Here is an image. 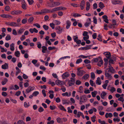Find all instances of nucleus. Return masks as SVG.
Returning a JSON list of instances; mask_svg holds the SVG:
<instances>
[{"label": "nucleus", "mask_w": 124, "mask_h": 124, "mask_svg": "<svg viewBox=\"0 0 124 124\" xmlns=\"http://www.w3.org/2000/svg\"><path fill=\"white\" fill-rule=\"evenodd\" d=\"M103 54L108 59H110L111 58V54L109 52H105L103 53Z\"/></svg>", "instance_id": "nucleus-11"}, {"label": "nucleus", "mask_w": 124, "mask_h": 124, "mask_svg": "<svg viewBox=\"0 0 124 124\" xmlns=\"http://www.w3.org/2000/svg\"><path fill=\"white\" fill-rule=\"evenodd\" d=\"M96 116H94L91 118L92 121L93 122H94L95 121V119Z\"/></svg>", "instance_id": "nucleus-49"}, {"label": "nucleus", "mask_w": 124, "mask_h": 124, "mask_svg": "<svg viewBox=\"0 0 124 124\" xmlns=\"http://www.w3.org/2000/svg\"><path fill=\"white\" fill-rule=\"evenodd\" d=\"M110 91L112 93L116 91V89L114 87H111Z\"/></svg>", "instance_id": "nucleus-48"}, {"label": "nucleus", "mask_w": 124, "mask_h": 124, "mask_svg": "<svg viewBox=\"0 0 124 124\" xmlns=\"http://www.w3.org/2000/svg\"><path fill=\"white\" fill-rule=\"evenodd\" d=\"M35 89L34 86H29L28 88L26 90V93H28L31 91Z\"/></svg>", "instance_id": "nucleus-8"}, {"label": "nucleus", "mask_w": 124, "mask_h": 124, "mask_svg": "<svg viewBox=\"0 0 124 124\" xmlns=\"http://www.w3.org/2000/svg\"><path fill=\"white\" fill-rule=\"evenodd\" d=\"M66 81H68V85L70 86L73 85L75 82L74 78H70V80L67 79Z\"/></svg>", "instance_id": "nucleus-2"}, {"label": "nucleus", "mask_w": 124, "mask_h": 124, "mask_svg": "<svg viewBox=\"0 0 124 124\" xmlns=\"http://www.w3.org/2000/svg\"><path fill=\"white\" fill-rule=\"evenodd\" d=\"M56 47L55 46H49L48 47V49L49 50H51L53 49H54Z\"/></svg>", "instance_id": "nucleus-61"}, {"label": "nucleus", "mask_w": 124, "mask_h": 124, "mask_svg": "<svg viewBox=\"0 0 124 124\" xmlns=\"http://www.w3.org/2000/svg\"><path fill=\"white\" fill-rule=\"evenodd\" d=\"M5 10L6 11H9L10 10V7L9 6H7L5 8Z\"/></svg>", "instance_id": "nucleus-62"}, {"label": "nucleus", "mask_w": 124, "mask_h": 124, "mask_svg": "<svg viewBox=\"0 0 124 124\" xmlns=\"http://www.w3.org/2000/svg\"><path fill=\"white\" fill-rule=\"evenodd\" d=\"M62 9H63V8H62V7H58L54 8L52 10H49L47 9V12H47V13H49L51 12L52 13L54 12L57 11L61 10Z\"/></svg>", "instance_id": "nucleus-1"}, {"label": "nucleus", "mask_w": 124, "mask_h": 124, "mask_svg": "<svg viewBox=\"0 0 124 124\" xmlns=\"http://www.w3.org/2000/svg\"><path fill=\"white\" fill-rule=\"evenodd\" d=\"M8 64L7 63H5L4 64L1 66V68L5 70L8 69Z\"/></svg>", "instance_id": "nucleus-26"}, {"label": "nucleus", "mask_w": 124, "mask_h": 124, "mask_svg": "<svg viewBox=\"0 0 124 124\" xmlns=\"http://www.w3.org/2000/svg\"><path fill=\"white\" fill-rule=\"evenodd\" d=\"M58 107L60 109L65 111H66V110L64 108V107L62 105H59Z\"/></svg>", "instance_id": "nucleus-28"}, {"label": "nucleus", "mask_w": 124, "mask_h": 124, "mask_svg": "<svg viewBox=\"0 0 124 124\" xmlns=\"http://www.w3.org/2000/svg\"><path fill=\"white\" fill-rule=\"evenodd\" d=\"M39 94V92L37 91H34L32 93L33 95L34 96H36L38 95Z\"/></svg>", "instance_id": "nucleus-46"}, {"label": "nucleus", "mask_w": 124, "mask_h": 124, "mask_svg": "<svg viewBox=\"0 0 124 124\" xmlns=\"http://www.w3.org/2000/svg\"><path fill=\"white\" fill-rule=\"evenodd\" d=\"M0 16L3 18H12V16L9 15L3 14L0 15Z\"/></svg>", "instance_id": "nucleus-14"}, {"label": "nucleus", "mask_w": 124, "mask_h": 124, "mask_svg": "<svg viewBox=\"0 0 124 124\" xmlns=\"http://www.w3.org/2000/svg\"><path fill=\"white\" fill-rule=\"evenodd\" d=\"M109 70L112 73H113L115 71L114 69L111 66L109 65L108 66Z\"/></svg>", "instance_id": "nucleus-36"}, {"label": "nucleus", "mask_w": 124, "mask_h": 124, "mask_svg": "<svg viewBox=\"0 0 124 124\" xmlns=\"http://www.w3.org/2000/svg\"><path fill=\"white\" fill-rule=\"evenodd\" d=\"M42 52L44 53H46V51L47 50V48L45 46H43L42 47Z\"/></svg>", "instance_id": "nucleus-37"}, {"label": "nucleus", "mask_w": 124, "mask_h": 124, "mask_svg": "<svg viewBox=\"0 0 124 124\" xmlns=\"http://www.w3.org/2000/svg\"><path fill=\"white\" fill-rule=\"evenodd\" d=\"M53 22L55 25H59L60 24L61 22L60 21L56 20H54L53 21Z\"/></svg>", "instance_id": "nucleus-31"}, {"label": "nucleus", "mask_w": 124, "mask_h": 124, "mask_svg": "<svg viewBox=\"0 0 124 124\" xmlns=\"http://www.w3.org/2000/svg\"><path fill=\"white\" fill-rule=\"evenodd\" d=\"M24 105L25 108H28L30 106V104L29 102L27 103L26 102H24Z\"/></svg>", "instance_id": "nucleus-42"}, {"label": "nucleus", "mask_w": 124, "mask_h": 124, "mask_svg": "<svg viewBox=\"0 0 124 124\" xmlns=\"http://www.w3.org/2000/svg\"><path fill=\"white\" fill-rule=\"evenodd\" d=\"M92 46L91 45H87L86 47L83 48V49L85 50H87L91 48Z\"/></svg>", "instance_id": "nucleus-35"}, {"label": "nucleus", "mask_w": 124, "mask_h": 124, "mask_svg": "<svg viewBox=\"0 0 124 124\" xmlns=\"http://www.w3.org/2000/svg\"><path fill=\"white\" fill-rule=\"evenodd\" d=\"M79 92L80 93H82L83 92V89L82 86H80L79 87Z\"/></svg>", "instance_id": "nucleus-58"}, {"label": "nucleus", "mask_w": 124, "mask_h": 124, "mask_svg": "<svg viewBox=\"0 0 124 124\" xmlns=\"http://www.w3.org/2000/svg\"><path fill=\"white\" fill-rule=\"evenodd\" d=\"M71 21L73 22V25L75 26H76L78 24V22L76 21V20L75 19L72 18L71 19Z\"/></svg>", "instance_id": "nucleus-24"}, {"label": "nucleus", "mask_w": 124, "mask_h": 124, "mask_svg": "<svg viewBox=\"0 0 124 124\" xmlns=\"http://www.w3.org/2000/svg\"><path fill=\"white\" fill-rule=\"evenodd\" d=\"M89 75L88 74L85 75L82 77V78L85 80L87 79L89 77Z\"/></svg>", "instance_id": "nucleus-41"}, {"label": "nucleus", "mask_w": 124, "mask_h": 124, "mask_svg": "<svg viewBox=\"0 0 124 124\" xmlns=\"http://www.w3.org/2000/svg\"><path fill=\"white\" fill-rule=\"evenodd\" d=\"M25 29L24 28H20L18 31V33L19 34H21L24 31Z\"/></svg>", "instance_id": "nucleus-30"}, {"label": "nucleus", "mask_w": 124, "mask_h": 124, "mask_svg": "<svg viewBox=\"0 0 124 124\" xmlns=\"http://www.w3.org/2000/svg\"><path fill=\"white\" fill-rule=\"evenodd\" d=\"M29 31L31 33H33L34 32L37 33L38 32V31L35 28H30L29 30Z\"/></svg>", "instance_id": "nucleus-17"}, {"label": "nucleus", "mask_w": 124, "mask_h": 124, "mask_svg": "<svg viewBox=\"0 0 124 124\" xmlns=\"http://www.w3.org/2000/svg\"><path fill=\"white\" fill-rule=\"evenodd\" d=\"M70 75V74L68 72H66L62 75V79H64L68 77Z\"/></svg>", "instance_id": "nucleus-13"}, {"label": "nucleus", "mask_w": 124, "mask_h": 124, "mask_svg": "<svg viewBox=\"0 0 124 124\" xmlns=\"http://www.w3.org/2000/svg\"><path fill=\"white\" fill-rule=\"evenodd\" d=\"M66 28L67 29H69L71 25V23L70 21L67 20L66 22Z\"/></svg>", "instance_id": "nucleus-16"}, {"label": "nucleus", "mask_w": 124, "mask_h": 124, "mask_svg": "<svg viewBox=\"0 0 124 124\" xmlns=\"http://www.w3.org/2000/svg\"><path fill=\"white\" fill-rule=\"evenodd\" d=\"M34 18L33 17H30L28 19V22L29 23H31L33 22Z\"/></svg>", "instance_id": "nucleus-40"}, {"label": "nucleus", "mask_w": 124, "mask_h": 124, "mask_svg": "<svg viewBox=\"0 0 124 124\" xmlns=\"http://www.w3.org/2000/svg\"><path fill=\"white\" fill-rule=\"evenodd\" d=\"M50 26L51 27L52 29H54L55 28V24L53 23H51L49 24Z\"/></svg>", "instance_id": "nucleus-47"}, {"label": "nucleus", "mask_w": 124, "mask_h": 124, "mask_svg": "<svg viewBox=\"0 0 124 124\" xmlns=\"http://www.w3.org/2000/svg\"><path fill=\"white\" fill-rule=\"evenodd\" d=\"M85 73V71L83 70H80L79 69H78L77 74L78 76L80 77L82 76Z\"/></svg>", "instance_id": "nucleus-5"}, {"label": "nucleus", "mask_w": 124, "mask_h": 124, "mask_svg": "<svg viewBox=\"0 0 124 124\" xmlns=\"http://www.w3.org/2000/svg\"><path fill=\"white\" fill-rule=\"evenodd\" d=\"M43 27V28L46 30H47L48 29V26L46 25H44Z\"/></svg>", "instance_id": "nucleus-52"}, {"label": "nucleus", "mask_w": 124, "mask_h": 124, "mask_svg": "<svg viewBox=\"0 0 124 124\" xmlns=\"http://www.w3.org/2000/svg\"><path fill=\"white\" fill-rule=\"evenodd\" d=\"M88 56H85L83 55H81L78 56V58H81L83 59H85L87 58Z\"/></svg>", "instance_id": "nucleus-50"}, {"label": "nucleus", "mask_w": 124, "mask_h": 124, "mask_svg": "<svg viewBox=\"0 0 124 124\" xmlns=\"http://www.w3.org/2000/svg\"><path fill=\"white\" fill-rule=\"evenodd\" d=\"M71 93L70 92H69V93L66 92L62 93V95L63 96H66L67 97H69L71 95Z\"/></svg>", "instance_id": "nucleus-18"}, {"label": "nucleus", "mask_w": 124, "mask_h": 124, "mask_svg": "<svg viewBox=\"0 0 124 124\" xmlns=\"http://www.w3.org/2000/svg\"><path fill=\"white\" fill-rule=\"evenodd\" d=\"M71 5L75 7H79V5L75 3H72L71 4Z\"/></svg>", "instance_id": "nucleus-56"}, {"label": "nucleus", "mask_w": 124, "mask_h": 124, "mask_svg": "<svg viewBox=\"0 0 124 124\" xmlns=\"http://www.w3.org/2000/svg\"><path fill=\"white\" fill-rule=\"evenodd\" d=\"M54 4L55 7L59 6L61 4L60 3L58 2H54Z\"/></svg>", "instance_id": "nucleus-55"}, {"label": "nucleus", "mask_w": 124, "mask_h": 124, "mask_svg": "<svg viewBox=\"0 0 124 124\" xmlns=\"http://www.w3.org/2000/svg\"><path fill=\"white\" fill-rule=\"evenodd\" d=\"M46 9H45L42 10L41 11L36 12L34 13L35 15H42L44 14V13H47Z\"/></svg>", "instance_id": "nucleus-3"}, {"label": "nucleus", "mask_w": 124, "mask_h": 124, "mask_svg": "<svg viewBox=\"0 0 124 124\" xmlns=\"http://www.w3.org/2000/svg\"><path fill=\"white\" fill-rule=\"evenodd\" d=\"M17 124H26L22 120H19L18 121Z\"/></svg>", "instance_id": "nucleus-60"}, {"label": "nucleus", "mask_w": 124, "mask_h": 124, "mask_svg": "<svg viewBox=\"0 0 124 124\" xmlns=\"http://www.w3.org/2000/svg\"><path fill=\"white\" fill-rule=\"evenodd\" d=\"M85 5V2L84 0H82L80 3V6L81 10H83L84 8Z\"/></svg>", "instance_id": "nucleus-15"}, {"label": "nucleus", "mask_w": 124, "mask_h": 124, "mask_svg": "<svg viewBox=\"0 0 124 124\" xmlns=\"http://www.w3.org/2000/svg\"><path fill=\"white\" fill-rule=\"evenodd\" d=\"M91 77L93 80H94L95 78V75L94 72H92L91 73Z\"/></svg>", "instance_id": "nucleus-43"}, {"label": "nucleus", "mask_w": 124, "mask_h": 124, "mask_svg": "<svg viewBox=\"0 0 124 124\" xmlns=\"http://www.w3.org/2000/svg\"><path fill=\"white\" fill-rule=\"evenodd\" d=\"M99 6L101 9H102L105 7L104 4L101 2H100L99 3Z\"/></svg>", "instance_id": "nucleus-27"}, {"label": "nucleus", "mask_w": 124, "mask_h": 124, "mask_svg": "<svg viewBox=\"0 0 124 124\" xmlns=\"http://www.w3.org/2000/svg\"><path fill=\"white\" fill-rule=\"evenodd\" d=\"M54 123V121L53 120H52L48 122L47 124H53Z\"/></svg>", "instance_id": "nucleus-64"}, {"label": "nucleus", "mask_w": 124, "mask_h": 124, "mask_svg": "<svg viewBox=\"0 0 124 124\" xmlns=\"http://www.w3.org/2000/svg\"><path fill=\"white\" fill-rule=\"evenodd\" d=\"M18 26V25L16 23L12 22H11L10 26L14 27H17Z\"/></svg>", "instance_id": "nucleus-33"}, {"label": "nucleus", "mask_w": 124, "mask_h": 124, "mask_svg": "<svg viewBox=\"0 0 124 124\" xmlns=\"http://www.w3.org/2000/svg\"><path fill=\"white\" fill-rule=\"evenodd\" d=\"M98 92L96 91H94L91 93V94L92 96L93 97H96V95L97 93Z\"/></svg>", "instance_id": "nucleus-32"}, {"label": "nucleus", "mask_w": 124, "mask_h": 124, "mask_svg": "<svg viewBox=\"0 0 124 124\" xmlns=\"http://www.w3.org/2000/svg\"><path fill=\"white\" fill-rule=\"evenodd\" d=\"M90 3L88 1L86 2V10L88 11L89 10L90 8Z\"/></svg>", "instance_id": "nucleus-23"}, {"label": "nucleus", "mask_w": 124, "mask_h": 124, "mask_svg": "<svg viewBox=\"0 0 124 124\" xmlns=\"http://www.w3.org/2000/svg\"><path fill=\"white\" fill-rule=\"evenodd\" d=\"M8 81V79L6 78H5L4 79L3 81H2L1 82L2 84V85H5Z\"/></svg>", "instance_id": "nucleus-38"}, {"label": "nucleus", "mask_w": 124, "mask_h": 124, "mask_svg": "<svg viewBox=\"0 0 124 124\" xmlns=\"http://www.w3.org/2000/svg\"><path fill=\"white\" fill-rule=\"evenodd\" d=\"M108 69H107L105 71V77L107 78L109 80H110L112 78V76L110 74L107 72V70Z\"/></svg>", "instance_id": "nucleus-6"}, {"label": "nucleus", "mask_w": 124, "mask_h": 124, "mask_svg": "<svg viewBox=\"0 0 124 124\" xmlns=\"http://www.w3.org/2000/svg\"><path fill=\"white\" fill-rule=\"evenodd\" d=\"M108 82L109 81L108 80H106L105 81V83L102 85V86L103 89H106Z\"/></svg>", "instance_id": "nucleus-19"}, {"label": "nucleus", "mask_w": 124, "mask_h": 124, "mask_svg": "<svg viewBox=\"0 0 124 124\" xmlns=\"http://www.w3.org/2000/svg\"><path fill=\"white\" fill-rule=\"evenodd\" d=\"M112 3L113 4H122L123 2L121 0H112L111 1Z\"/></svg>", "instance_id": "nucleus-7"}, {"label": "nucleus", "mask_w": 124, "mask_h": 124, "mask_svg": "<svg viewBox=\"0 0 124 124\" xmlns=\"http://www.w3.org/2000/svg\"><path fill=\"white\" fill-rule=\"evenodd\" d=\"M55 83L58 86L62 85H64L65 84L64 82L59 80H56Z\"/></svg>", "instance_id": "nucleus-10"}, {"label": "nucleus", "mask_w": 124, "mask_h": 124, "mask_svg": "<svg viewBox=\"0 0 124 124\" xmlns=\"http://www.w3.org/2000/svg\"><path fill=\"white\" fill-rule=\"evenodd\" d=\"M27 18L23 19L22 21V23L23 24H25L27 22Z\"/></svg>", "instance_id": "nucleus-45"}, {"label": "nucleus", "mask_w": 124, "mask_h": 124, "mask_svg": "<svg viewBox=\"0 0 124 124\" xmlns=\"http://www.w3.org/2000/svg\"><path fill=\"white\" fill-rule=\"evenodd\" d=\"M103 63V61L101 59H100L98 61L97 65L98 66L100 67L102 65Z\"/></svg>", "instance_id": "nucleus-34"}, {"label": "nucleus", "mask_w": 124, "mask_h": 124, "mask_svg": "<svg viewBox=\"0 0 124 124\" xmlns=\"http://www.w3.org/2000/svg\"><path fill=\"white\" fill-rule=\"evenodd\" d=\"M98 121L101 124H105V122L104 121H101V119H98Z\"/></svg>", "instance_id": "nucleus-51"}, {"label": "nucleus", "mask_w": 124, "mask_h": 124, "mask_svg": "<svg viewBox=\"0 0 124 124\" xmlns=\"http://www.w3.org/2000/svg\"><path fill=\"white\" fill-rule=\"evenodd\" d=\"M86 101V97L85 96H82L80 97L79 103L80 104H82V103L85 102Z\"/></svg>", "instance_id": "nucleus-9"}, {"label": "nucleus", "mask_w": 124, "mask_h": 124, "mask_svg": "<svg viewBox=\"0 0 124 124\" xmlns=\"http://www.w3.org/2000/svg\"><path fill=\"white\" fill-rule=\"evenodd\" d=\"M73 16L75 17H77L79 16H81V15L79 14L74 13L73 15Z\"/></svg>", "instance_id": "nucleus-59"}, {"label": "nucleus", "mask_w": 124, "mask_h": 124, "mask_svg": "<svg viewBox=\"0 0 124 124\" xmlns=\"http://www.w3.org/2000/svg\"><path fill=\"white\" fill-rule=\"evenodd\" d=\"M113 116V115L111 113H106L105 115V117L106 118H108V117L110 118L111 117Z\"/></svg>", "instance_id": "nucleus-25"}, {"label": "nucleus", "mask_w": 124, "mask_h": 124, "mask_svg": "<svg viewBox=\"0 0 124 124\" xmlns=\"http://www.w3.org/2000/svg\"><path fill=\"white\" fill-rule=\"evenodd\" d=\"M11 39V37L10 35L9 34H7V35L6 38L5 39L7 41Z\"/></svg>", "instance_id": "nucleus-39"}, {"label": "nucleus", "mask_w": 124, "mask_h": 124, "mask_svg": "<svg viewBox=\"0 0 124 124\" xmlns=\"http://www.w3.org/2000/svg\"><path fill=\"white\" fill-rule=\"evenodd\" d=\"M107 93L104 91L102 92L101 94V97L103 99H105V97L107 95Z\"/></svg>", "instance_id": "nucleus-20"}, {"label": "nucleus", "mask_w": 124, "mask_h": 124, "mask_svg": "<svg viewBox=\"0 0 124 124\" xmlns=\"http://www.w3.org/2000/svg\"><path fill=\"white\" fill-rule=\"evenodd\" d=\"M56 30H57V32L58 34L61 33L63 29L61 28L60 26H58L55 28Z\"/></svg>", "instance_id": "nucleus-12"}, {"label": "nucleus", "mask_w": 124, "mask_h": 124, "mask_svg": "<svg viewBox=\"0 0 124 124\" xmlns=\"http://www.w3.org/2000/svg\"><path fill=\"white\" fill-rule=\"evenodd\" d=\"M33 26H35L38 28H40V25L38 23H34L33 24Z\"/></svg>", "instance_id": "nucleus-53"}, {"label": "nucleus", "mask_w": 124, "mask_h": 124, "mask_svg": "<svg viewBox=\"0 0 124 124\" xmlns=\"http://www.w3.org/2000/svg\"><path fill=\"white\" fill-rule=\"evenodd\" d=\"M82 61V60L81 58H79L77 60V61L76 62V64H79Z\"/></svg>", "instance_id": "nucleus-44"}, {"label": "nucleus", "mask_w": 124, "mask_h": 124, "mask_svg": "<svg viewBox=\"0 0 124 124\" xmlns=\"http://www.w3.org/2000/svg\"><path fill=\"white\" fill-rule=\"evenodd\" d=\"M29 4L30 5H31L34 2V1L33 0H27Z\"/></svg>", "instance_id": "nucleus-63"}, {"label": "nucleus", "mask_w": 124, "mask_h": 124, "mask_svg": "<svg viewBox=\"0 0 124 124\" xmlns=\"http://www.w3.org/2000/svg\"><path fill=\"white\" fill-rule=\"evenodd\" d=\"M10 50L11 51H14L15 50V44L12 43L10 45Z\"/></svg>", "instance_id": "nucleus-22"}, {"label": "nucleus", "mask_w": 124, "mask_h": 124, "mask_svg": "<svg viewBox=\"0 0 124 124\" xmlns=\"http://www.w3.org/2000/svg\"><path fill=\"white\" fill-rule=\"evenodd\" d=\"M73 39H74V41L76 42L77 44H79L81 43V41L80 40H78V37L77 35L73 36Z\"/></svg>", "instance_id": "nucleus-4"}, {"label": "nucleus", "mask_w": 124, "mask_h": 124, "mask_svg": "<svg viewBox=\"0 0 124 124\" xmlns=\"http://www.w3.org/2000/svg\"><path fill=\"white\" fill-rule=\"evenodd\" d=\"M14 54L17 57H19L20 56V53L18 51H17L15 52Z\"/></svg>", "instance_id": "nucleus-29"}, {"label": "nucleus", "mask_w": 124, "mask_h": 124, "mask_svg": "<svg viewBox=\"0 0 124 124\" xmlns=\"http://www.w3.org/2000/svg\"><path fill=\"white\" fill-rule=\"evenodd\" d=\"M109 65L111 66V64H114V62L113 60H112L110 59L109 61Z\"/></svg>", "instance_id": "nucleus-57"}, {"label": "nucleus", "mask_w": 124, "mask_h": 124, "mask_svg": "<svg viewBox=\"0 0 124 124\" xmlns=\"http://www.w3.org/2000/svg\"><path fill=\"white\" fill-rule=\"evenodd\" d=\"M96 83L98 85H100L101 84V82L100 77H98L97 78V79L96 81Z\"/></svg>", "instance_id": "nucleus-21"}, {"label": "nucleus", "mask_w": 124, "mask_h": 124, "mask_svg": "<svg viewBox=\"0 0 124 124\" xmlns=\"http://www.w3.org/2000/svg\"><path fill=\"white\" fill-rule=\"evenodd\" d=\"M44 110V109L41 106L38 109V111L40 112H43Z\"/></svg>", "instance_id": "nucleus-54"}]
</instances>
